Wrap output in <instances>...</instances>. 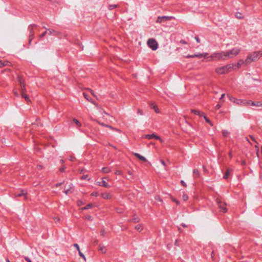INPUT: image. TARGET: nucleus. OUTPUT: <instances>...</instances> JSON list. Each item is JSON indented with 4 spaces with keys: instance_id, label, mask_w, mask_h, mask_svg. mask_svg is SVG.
<instances>
[{
    "instance_id": "1",
    "label": "nucleus",
    "mask_w": 262,
    "mask_h": 262,
    "mask_svg": "<svg viewBox=\"0 0 262 262\" xmlns=\"http://www.w3.org/2000/svg\"><path fill=\"white\" fill-rule=\"evenodd\" d=\"M262 56V52H254L248 55L245 59H241L237 62L228 64L225 66L216 69V72L219 74H223L230 72L233 70L240 69L242 67H246L251 62L256 61Z\"/></svg>"
},
{
    "instance_id": "2",
    "label": "nucleus",
    "mask_w": 262,
    "mask_h": 262,
    "mask_svg": "<svg viewBox=\"0 0 262 262\" xmlns=\"http://www.w3.org/2000/svg\"><path fill=\"white\" fill-rule=\"evenodd\" d=\"M241 51V48L235 47L230 50L215 52L211 55H209L207 53L198 54V59L201 61H206L219 60H225L236 56L239 54Z\"/></svg>"
},
{
    "instance_id": "3",
    "label": "nucleus",
    "mask_w": 262,
    "mask_h": 262,
    "mask_svg": "<svg viewBox=\"0 0 262 262\" xmlns=\"http://www.w3.org/2000/svg\"><path fill=\"white\" fill-rule=\"evenodd\" d=\"M93 115L94 118H92V120L96 121L99 124L102 126L114 129V128L111 125L106 124L102 122V121L106 120V117L108 116V114L105 112V111L102 108H98L97 110L94 111Z\"/></svg>"
},
{
    "instance_id": "4",
    "label": "nucleus",
    "mask_w": 262,
    "mask_h": 262,
    "mask_svg": "<svg viewBox=\"0 0 262 262\" xmlns=\"http://www.w3.org/2000/svg\"><path fill=\"white\" fill-rule=\"evenodd\" d=\"M147 45L154 51L156 50L158 47V43L157 41L152 38H150L148 40Z\"/></svg>"
},
{
    "instance_id": "5",
    "label": "nucleus",
    "mask_w": 262,
    "mask_h": 262,
    "mask_svg": "<svg viewBox=\"0 0 262 262\" xmlns=\"http://www.w3.org/2000/svg\"><path fill=\"white\" fill-rule=\"evenodd\" d=\"M142 138L143 139H148V140H151L152 139H154L155 140H157L160 141L161 142H162V140L161 138L160 137L157 135L156 134H152L151 135L148 134V135H144L142 136Z\"/></svg>"
},
{
    "instance_id": "6",
    "label": "nucleus",
    "mask_w": 262,
    "mask_h": 262,
    "mask_svg": "<svg viewBox=\"0 0 262 262\" xmlns=\"http://www.w3.org/2000/svg\"><path fill=\"white\" fill-rule=\"evenodd\" d=\"M236 103L245 106H253L254 102L250 100H237Z\"/></svg>"
},
{
    "instance_id": "7",
    "label": "nucleus",
    "mask_w": 262,
    "mask_h": 262,
    "mask_svg": "<svg viewBox=\"0 0 262 262\" xmlns=\"http://www.w3.org/2000/svg\"><path fill=\"white\" fill-rule=\"evenodd\" d=\"M14 195L16 197L24 196L25 199H27V192L25 190H20L14 193Z\"/></svg>"
},
{
    "instance_id": "8",
    "label": "nucleus",
    "mask_w": 262,
    "mask_h": 262,
    "mask_svg": "<svg viewBox=\"0 0 262 262\" xmlns=\"http://www.w3.org/2000/svg\"><path fill=\"white\" fill-rule=\"evenodd\" d=\"M217 203L219 204V207L220 209V211L224 213L226 212L227 211L226 204L222 201H218Z\"/></svg>"
},
{
    "instance_id": "9",
    "label": "nucleus",
    "mask_w": 262,
    "mask_h": 262,
    "mask_svg": "<svg viewBox=\"0 0 262 262\" xmlns=\"http://www.w3.org/2000/svg\"><path fill=\"white\" fill-rule=\"evenodd\" d=\"M234 15H235V17L237 19H242L245 18V13L242 11L236 12Z\"/></svg>"
},
{
    "instance_id": "10",
    "label": "nucleus",
    "mask_w": 262,
    "mask_h": 262,
    "mask_svg": "<svg viewBox=\"0 0 262 262\" xmlns=\"http://www.w3.org/2000/svg\"><path fill=\"white\" fill-rule=\"evenodd\" d=\"M98 250L102 253H105L106 252L107 249L104 245H99L98 248Z\"/></svg>"
},
{
    "instance_id": "11",
    "label": "nucleus",
    "mask_w": 262,
    "mask_h": 262,
    "mask_svg": "<svg viewBox=\"0 0 262 262\" xmlns=\"http://www.w3.org/2000/svg\"><path fill=\"white\" fill-rule=\"evenodd\" d=\"M134 155L135 157H136L138 159H139L140 160L142 161L147 162V161L146 158L138 153H135Z\"/></svg>"
},
{
    "instance_id": "12",
    "label": "nucleus",
    "mask_w": 262,
    "mask_h": 262,
    "mask_svg": "<svg viewBox=\"0 0 262 262\" xmlns=\"http://www.w3.org/2000/svg\"><path fill=\"white\" fill-rule=\"evenodd\" d=\"M169 19V17L166 16L158 17L157 19V22L161 23L163 21H166Z\"/></svg>"
},
{
    "instance_id": "13",
    "label": "nucleus",
    "mask_w": 262,
    "mask_h": 262,
    "mask_svg": "<svg viewBox=\"0 0 262 262\" xmlns=\"http://www.w3.org/2000/svg\"><path fill=\"white\" fill-rule=\"evenodd\" d=\"M151 107L156 113H160V109L158 108V106L155 103H152L151 104Z\"/></svg>"
},
{
    "instance_id": "14",
    "label": "nucleus",
    "mask_w": 262,
    "mask_h": 262,
    "mask_svg": "<svg viewBox=\"0 0 262 262\" xmlns=\"http://www.w3.org/2000/svg\"><path fill=\"white\" fill-rule=\"evenodd\" d=\"M72 121L77 127H80L81 126V123L77 119L73 118L72 119Z\"/></svg>"
},
{
    "instance_id": "15",
    "label": "nucleus",
    "mask_w": 262,
    "mask_h": 262,
    "mask_svg": "<svg viewBox=\"0 0 262 262\" xmlns=\"http://www.w3.org/2000/svg\"><path fill=\"white\" fill-rule=\"evenodd\" d=\"M143 225L142 224H138L135 226V229L139 232H141L143 230Z\"/></svg>"
},
{
    "instance_id": "16",
    "label": "nucleus",
    "mask_w": 262,
    "mask_h": 262,
    "mask_svg": "<svg viewBox=\"0 0 262 262\" xmlns=\"http://www.w3.org/2000/svg\"><path fill=\"white\" fill-rule=\"evenodd\" d=\"M198 116H204V119L206 120V121L208 123H209L211 125H212L211 122L210 121V120L204 115L203 113H200L198 112Z\"/></svg>"
},
{
    "instance_id": "17",
    "label": "nucleus",
    "mask_w": 262,
    "mask_h": 262,
    "mask_svg": "<svg viewBox=\"0 0 262 262\" xmlns=\"http://www.w3.org/2000/svg\"><path fill=\"white\" fill-rule=\"evenodd\" d=\"M253 106L262 107V102H261V101L254 102Z\"/></svg>"
},
{
    "instance_id": "18",
    "label": "nucleus",
    "mask_w": 262,
    "mask_h": 262,
    "mask_svg": "<svg viewBox=\"0 0 262 262\" xmlns=\"http://www.w3.org/2000/svg\"><path fill=\"white\" fill-rule=\"evenodd\" d=\"M21 95H22V97L26 100V101H27V102L30 101V99L29 98L28 96L26 94L23 93H22Z\"/></svg>"
},
{
    "instance_id": "19",
    "label": "nucleus",
    "mask_w": 262,
    "mask_h": 262,
    "mask_svg": "<svg viewBox=\"0 0 262 262\" xmlns=\"http://www.w3.org/2000/svg\"><path fill=\"white\" fill-rule=\"evenodd\" d=\"M98 241L96 239H94V240L92 241V242L91 243V245L92 246H95L98 244Z\"/></svg>"
},
{
    "instance_id": "20",
    "label": "nucleus",
    "mask_w": 262,
    "mask_h": 262,
    "mask_svg": "<svg viewBox=\"0 0 262 262\" xmlns=\"http://www.w3.org/2000/svg\"><path fill=\"white\" fill-rule=\"evenodd\" d=\"M102 196L104 199H109L110 198V195L108 193H103L102 194Z\"/></svg>"
},
{
    "instance_id": "21",
    "label": "nucleus",
    "mask_w": 262,
    "mask_h": 262,
    "mask_svg": "<svg viewBox=\"0 0 262 262\" xmlns=\"http://www.w3.org/2000/svg\"><path fill=\"white\" fill-rule=\"evenodd\" d=\"M102 171L105 173H107L110 171V169L108 167H104L102 169Z\"/></svg>"
},
{
    "instance_id": "22",
    "label": "nucleus",
    "mask_w": 262,
    "mask_h": 262,
    "mask_svg": "<svg viewBox=\"0 0 262 262\" xmlns=\"http://www.w3.org/2000/svg\"><path fill=\"white\" fill-rule=\"evenodd\" d=\"M229 174H230V171L229 170H227L224 176V178L227 179L229 177Z\"/></svg>"
},
{
    "instance_id": "23",
    "label": "nucleus",
    "mask_w": 262,
    "mask_h": 262,
    "mask_svg": "<svg viewBox=\"0 0 262 262\" xmlns=\"http://www.w3.org/2000/svg\"><path fill=\"white\" fill-rule=\"evenodd\" d=\"M171 200H172L173 202L176 203L177 205H179V202L178 200H177L176 199H174V198H171Z\"/></svg>"
},
{
    "instance_id": "24",
    "label": "nucleus",
    "mask_w": 262,
    "mask_h": 262,
    "mask_svg": "<svg viewBox=\"0 0 262 262\" xmlns=\"http://www.w3.org/2000/svg\"><path fill=\"white\" fill-rule=\"evenodd\" d=\"M53 219H54V221H55L56 223L59 222L60 221V219H59V217H57H57H54L53 218Z\"/></svg>"
},
{
    "instance_id": "25",
    "label": "nucleus",
    "mask_w": 262,
    "mask_h": 262,
    "mask_svg": "<svg viewBox=\"0 0 262 262\" xmlns=\"http://www.w3.org/2000/svg\"><path fill=\"white\" fill-rule=\"evenodd\" d=\"M182 199L184 201H186L188 200V196H187V195H184L182 196Z\"/></svg>"
},
{
    "instance_id": "26",
    "label": "nucleus",
    "mask_w": 262,
    "mask_h": 262,
    "mask_svg": "<svg viewBox=\"0 0 262 262\" xmlns=\"http://www.w3.org/2000/svg\"><path fill=\"white\" fill-rule=\"evenodd\" d=\"M6 65L5 62H3L1 60H0V67L4 66Z\"/></svg>"
},
{
    "instance_id": "27",
    "label": "nucleus",
    "mask_w": 262,
    "mask_h": 262,
    "mask_svg": "<svg viewBox=\"0 0 262 262\" xmlns=\"http://www.w3.org/2000/svg\"><path fill=\"white\" fill-rule=\"evenodd\" d=\"M78 252H79V255H80L81 257H83V258H84V255L81 253V252L80 251V250L79 251H78Z\"/></svg>"
},
{
    "instance_id": "28",
    "label": "nucleus",
    "mask_w": 262,
    "mask_h": 262,
    "mask_svg": "<svg viewBox=\"0 0 262 262\" xmlns=\"http://www.w3.org/2000/svg\"><path fill=\"white\" fill-rule=\"evenodd\" d=\"M74 246L76 247V248L77 249V250L78 251H79V250H80L79 247V246H78L77 244H75L74 245Z\"/></svg>"
},
{
    "instance_id": "29",
    "label": "nucleus",
    "mask_w": 262,
    "mask_h": 262,
    "mask_svg": "<svg viewBox=\"0 0 262 262\" xmlns=\"http://www.w3.org/2000/svg\"><path fill=\"white\" fill-rule=\"evenodd\" d=\"M83 96L85 97V99H86L88 100H89V98L88 97V95L85 93H83Z\"/></svg>"
},
{
    "instance_id": "30",
    "label": "nucleus",
    "mask_w": 262,
    "mask_h": 262,
    "mask_svg": "<svg viewBox=\"0 0 262 262\" xmlns=\"http://www.w3.org/2000/svg\"><path fill=\"white\" fill-rule=\"evenodd\" d=\"M116 7V6L115 5L110 6V9H113L114 8H115Z\"/></svg>"
},
{
    "instance_id": "31",
    "label": "nucleus",
    "mask_w": 262,
    "mask_h": 262,
    "mask_svg": "<svg viewBox=\"0 0 262 262\" xmlns=\"http://www.w3.org/2000/svg\"><path fill=\"white\" fill-rule=\"evenodd\" d=\"M181 183L184 186H186V183H185V182L184 181H181Z\"/></svg>"
},
{
    "instance_id": "32",
    "label": "nucleus",
    "mask_w": 262,
    "mask_h": 262,
    "mask_svg": "<svg viewBox=\"0 0 262 262\" xmlns=\"http://www.w3.org/2000/svg\"><path fill=\"white\" fill-rule=\"evenodd\" d=\"M161 163H162V164L163 165H164V166H165V162L164 161V160H161Z\"/></svg>"
},
{
    "instance_id": "33",
    "label": "nucleus",
    "mask_w": 262,
    "mask_h": 262,
    "mask_svg": "<svg viewBox=\"0 0 262 262\" xmlns=\"http://www.w3.org/2000/svg\"><path fill=\"white\" fill-rule=\"evenodd\" d=\"M88 176H83L81 177V178L82 179H86L87 178Z\"/></svg>"
},
{
    "instance_id": "34",
    "label": "nucleus",
    "mask_w": 262,
    "mask_h": 262,
    "mask_svg": "<svg viewBox=\"0 0 262 262\" xmlns=\"http://www.w3.org/2000/svg\"><path fill=\"white\" fill-rule=\"evenodd\" d=\"M221 106L220 105H217L215 106L216 109H219L220 108Z\"/></svg>"
},
{
    "instance_id": "35",
    "label": "nucleus",
    "mask_w": 262,
    "mask_h": 262,
    "mask_svg": "<svg viewBox=\"0 0 262 262\" xmlns=\"http://www.w3.org/2000/svg\"><path fill=\"white\" fill-rule=\"evenodd\" d=\"M195 56V55H191V56H186V57H194Z\"/></svg>"
},
{
    "instance_id": "36",
    "label": "nucleus",
    "mask_w": 262,
    "mask_h": 262,
    "mask_svg": "<svg viewBox=\"0 0 262 262\" xmlns=\"http://www.w3.org/2000/svg\"><path fill=\"white\" fill-rule=\"evenodd\" d=\"M103 185L104 186H105V187H107V185H106V184L105 183V182H103Z\"/></svg>"
},
{
    "instance_id": "37",
    "label": "nucleus",
    "mask_w": 262,
    "mask_h": 262,
    "mask_svg": "<svg viewBox=\"0 0 262 262\" xmlns=\"http://www.w3.org/2000/svg\"><path fill=\"white\" fill-rule=\"evenodd\" d=\"M120 173H121L120 171H117L116 172V174H120Z\"/></svg>"
},
{
    "instance_id": "38",
    "label": "nucleus",
    "mask_w": 262,
    "mask_h": 262,
    "mask_svg": "<svg viewBox=\"0 0 262 262\" xmlns=\"http://www.w3.org/2000/svg\"><path fill=\"white\" fill-rule=\"evenodd\" d=\"M26 260L28 262H32V261H31V260H30V259H29V258H26Z\"/></svg>"
},
{
    "instance_id": "39",
    "label": "nucleus",
    "mask_w": 262,
    "mask_h": 262,
    "mask_svg": "<svg viewBox=\"0 0 262 262\" xmlns=\"http://www.w3.org/2000/svg\"><path fill=\"white\" fill-rule=\"evenodd\" d=\"M91 205H88V206H87L85 208V209H88V208H89V207H91Z\"/></svg>"
},
{
    "instance_id": "40",
    "label": "nucleus",
    "mask_w": 262,
    "mask_h": 262,
    "mask_svg": "<svg viewBox=\"0 0 262 262\" xmlns=\"http://www.w3.org/2000/svg\"><path fill=\"white\" fill-rule=\"evenodd\" d=\"M223 135H224V136H226V134H227V133H226V132H224L223 133Z\"/></svg>"
},
{
    "instance_id": "41",
    "label": "nucleus",
    "mask_w": 262,
    "mask_h": 262,
    "mask_svg": "<svg viewBox=\"0 0 262 262\" xmlns=\"http://www.w3.org/2000/svg\"><path fill=\"white\" fill-rule=\"evenodd\" d=\"M71 161H73V158H71V159H70Z\"/></svg>"
}]
</instances>
